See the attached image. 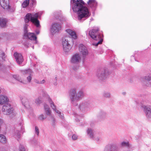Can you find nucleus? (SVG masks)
Segmentation results:
<instances>
[{"instance_id":"obj_1","label":"nucleus","mask_w":151,"mask_h":151,"mask_svg":"<svg viewBox=\"0 0 151 151\" xmlns=\"http://www.w3.org/2000/svg\"><path fill=\"white\" fill-rule=\"evenodd\" d=\"M84 5L82 0H70V6L74 12H77L76 19L80 22H83L91 15L88 9Z\"/></svg>"},{"instance_id":"obj_2","label":"nucleus","mask_w":151,"mask_h":151,"mask_svg":"<svg viewBox=\"0 0 151 151\" xmlns=\"http://www.w3.org/2000/svg\"><path fill=\"white\" fill-rule=\"evenodd\" d=\"M99 29L98 28L93 29L89 31V35L93 39L96 40H99L97 42L93 43L92 45L96 46L99 44H101L103 41V35L99 32Z\"/></svg>"},{"instance_id":"obj_3","label":"nucleus","mask_w":151,"mask_h":151,"mask_svg":"<svg viewBox=\"0 0 151 151\" xmlns=\"http://www.w3.org/2000/svg\"><path fill=\"white\" fill-rule=\"evenodd\" d=\"M39 16V13H36L33 15L31 14L28 13L26 16L24 21L26 23L30 21L37 27H40L39 21L38 20Z\"/></svg>"},{"instance_id":"obj_4","label":"nucleus","mask_w":151,"mask_h":151,"mask_svg":"<svg viewBox=\"0 0 151 151\" xmlns=\"http://www.w3.org/2000/svg\"><path fill=\"white\" fill-rule=\"evenodd\" d=\"M76 88L71 89L70 91L69 96L72 102L76 101L81 98L83 96V92L82 91H80L77 94Z\"/></svg>"},{"instance_id":"obj_5","label":"nucleus","mask_w":151,"mask_h":151,"mask_svg":"<svg viewBox=\"0 0 151 151\" xmlns=\"http://www.w3.org/2000/svg\"><path fill=\"white\" fill-rule=\"evenodd\" d=\"M148 103L146 100L142 101L141 103V106L143 109V111L146 117L148 118H151V105H146Z\"/></svg>"},{"instance_id":"obj_6","label":"nucleus","mask_w":151,"mask_h":151,"mask_svg":"<svg viewBox=\"0 0 151 151\" xmlns=\"http://www.w3.org/2000/svg\"><path fill=\"white\" fill-rule=\"evenodd\" d=\"M87 133L91 138H93L97 142H100L102 139L101 135H98L96 134H94L93 131L91 129H88L87 130Z\"/></svg>"},{"instance_id":"obj_7","label":"nucleus","mask_w":151,"mask_h":151,"mask_svg":"<svg viewBox=\"0 0 151 151\" xmlns=\"http://www.w3.org/2000/svg\"><path fill=\"white\" fill-rule=\"evenodd\" d=\"M0 4L4 9L9 12H13L15 10V8L11 7L9 5V0H0Z\"/></svg>"},{"instance_id":"obj_8","label":"nucleus","mask_w":151,"mask_h":151,"mask_svg":"<svg viewBox=\"0 0 151 151\" xmlns=\"http://www.w3.org/2000/svg\"><path fill=\"white\" fill-rule=\"evenodd\" d=\"M14 110V109L11 106L10 104L8 103L3 106L1 111L4 115H9L13 113Z\"/></svg>"},{"instance_id":"obj_9","label":"nucleus","mask_w":151,"mask_h":151,"mask_svg":"<svg viewBox=\"0 0 151 151\" xmlns=\"http://www.w3.org/2000/svg\"><path fill=\"white\" fill-rule=\"evenodd\" d=\"M61 27L60 24L57 23L52 24L50 28V32L52 35L58 33L61 30Z\"/></svg>"},{"instance_id":"obj_10","label":"nucleus","mask_w":151,"mask_h":151,"mask_svg":"<svg viewBox=\"0 0 151 151\" xmlns=\"http://www.w3.org/2000/svg\"><path fill=\"white\" fill-rule=\"evenodd\" d=\"M22 74L27 77V82L30 83L31 82L32 77L33 76V72L30 69H28L22 70Z\"/></svg>"},{"instance_id":"obj_11","label":"nucleus","mask_w":151,"mask_h":151,"mask_svg":"<svg viewBox=\"0 0 151 151\" xmlns=\"http://www.w3.org/2000/svg\"><path fill=\"white\" fill-rule=\"evenodd\" d=\"M108 75V71L105 69L99 71L97 75L98 78L101 80L105 79Z\"/></svg>"},{"instance_id":"obj_12","label":"nucleus","mask_w":151,"mask_h":151,"mask_svg":"<svg viewBox=\"0 0 151 151\" xmlns=\"http://www.w3.org/2000/svg\"><path fill=\"white\" fill-rule=\"evenodd\" d=\"M79 50L83 57L84 58L88 54V51L86 47L82 44L79 45Z\"/></svg>"},{"instance_id":"obj_13","label":"nucleus","mask_w":151,"mask_h":151,"mask_svg":"<svg viewBox=\"0 0 151 151\" xmlns=\"http://www.w3.org/2000/svg\"><path fill=\"white\" fill-rule=\"evenodd\" d=\"M63 46V50L66 52H68L70 50L71 47L68 40L66 38L62 40Z\"/></svg>"},{"instance_id":"obj_14","label":"nucleus","mask_w":151,"mask_h":151,"mask_svg":"<svg viewBox=\"0 0 151 151\" xmlns=\"http://www.w3.org/2000/svg\"><path fill=\"white\" fill-rule=\"evenodd\" d=\"M81 58L78 53H76L71 57L70 60L71 63L73 64H78L80 61Z\"/></svg>"},{"instance_id":"obj_15","label":"nucleus","mask_w":151,"mask_h":151,"mask_svg":"<svg viewBox=\"0 0 151 151\" xmlns=\"http://www.w3.org/2000/svg\"><path fill=\"white\" fill-rule=\"evenodd\" d=\"M9 99L8 97L4 94L0 95V105H5L9 103Z\"/></svg>"},{"instance_id":"obj_16","label":"nucleus","mask_w":151,"mask_h":151,"mask_svg":"<svg viewBox=\"0 0 151 151\" xmlns=\"http://www.w3.org/2000/svg\"><path fill=\"white\" fill-rule=\"evenodd\" d=\"M14 56L17 63L20 64L23 61V57L21 54H19L15 52L14 54Z\"/></svg>"},{"instance_id":"obj_17","label":"nucleus","mask_w":151,"mask_h":151,"mask_svg":"<svg viewBox=\"0 0 151 151\" xmlns=\"http://www.w3.org/2000/svg\"><path fill=\"white\" fill-rule=\"evenodd\" d=\"M90 105L89 103L87 102L82 103L79 105V108L81 111H85L90 107Z\"/></svg>"},{"instance_id":"obj_18","label":"nucleus","mask_w":151,"mask_h":151,"mask_svg":"<svg viewBox=\"0 0 151 151\" xmlns=\"http://www.w3.org/2000/svg\"><path fill=\"white\" fill-rule=\"evenodd\" d=\"M87 3L89 7L93 10L96 8L97 5V3L95 0H89Z\"/></svg>"},{"instance_id":"obj_19","label":"nucleus","mask_w":151,"mask_h":151,"mask_svg":"<svg viewBox=\"0 0 151 151\" xmlns=\"http://www.w3.org/2000/svg\"><path fill=\"white\" fill-rule=\"evenodd\" d=\"M50 106L52 108L53 110L55 111L59 114L60 117L61 119H63V114L61 113L60 111L57 109L56 106L55 105L54 102L52 101H51V104H50Z\"/></svg>"},{"instance_id":"obj_20","label":"nucleus","mask_w":151,"mask_h":151,"mask_svg":"<svg viewBox=\"0 0 151 151\" xmlns=\"http://www.w3.org/2000/svg\"><path fill=\"white\" fill-rule=\"evenodd\" d=\"M21 99L22 104L24 107L27 108L29 107V101L27 97H24Z\"/></svg>"},{"instance_id":"obj_21","label":"nucleus","mask_w":151,"mask_h":151,"mask_svg":"<svg viewBox=\"0 0 151 151\" xmlns=\"http://www.w3.org/2000/svg\"><path fill=\"white\" fill-rule=\"evenodd\" d=\"M66 31L70 35V37L73 39H76L77 38V36L75 32L73 30L68 29L66 30Z\"/></svg>"},{"instance_id":"obj_22","label":"nucleus","mask_w":151,"mask_h":151,"mask_svg":"<svg viewBox=\"0 0 151 151\" xmlns=\"http://www.w3.org/2000/svg\"><path fill=\"white\" fill-rule=\"evenodd\" d=\"M24 36L27 37L29 39L31 40H36L37 38V37L35 36V34L32 33H27L26 35H24Z\"/></svg>"},{"instance_id":"obj_23","label":"nucleus","mask_w":151,"mask_h":151,"mask_svg":"<svg viewBox=\"0 0 151 151\" xmlns=\"http://www.w3.org/2000/svg\"><path fill=\"white\" fill-rule=\"evenodd\" d=\"M42 94L43 98L44 99H47L49 101L50 104H51V101H52L47 93L45 91L42 90Z\"/></svg>"},{"instance_id":"obj_24","label":"nucleus","mask_w":151,"mask_h":151,"mask_svg":"<svg viewBox=\"0 0 151 151\" xmlns=\"http://www.w3.org/2000/svg\"><path fill=\"white\" fill-rule=\"evenodd\" d=\"M7 20L6 19L3 18H0V26L2 27H4L6 25Z\"/></svg>"},{"instance_id":"obj_25","label":"nucleus","mask_w":151,"mask_h":151,"mask_svg":"<svg viewBox=\"0 0 151 151\" xmlns=\"http://www.w3.org/2000/svg\"><path fill=\"white\" fill-rule=\"evenodd\" d=\"M105 115V113L104 111H101L99 113L97 116L99 121H101V120L104 117Z\"/></svg>"},{"instance_id":"obj_26","label":"nucleus","mask_w":151,"mask_h":151,"mask_svg":"<svg viewBox=\"0 0 151 151\" xmlns=\"http://www.w3.org/2000/svg\"><path fill=\"white\" fill-rule=\"evenodd\" d=\"M105 151H119L118 148L115 145H111V147L109 150H107L105 149Z\"/></svg>"},{"instance_id":"obj_27","label":"nucleus","mask_w":151,"mask_h":151,"mask_svg":"<svg viewBox=\"0 0 151 151\" xmlns=\"http://www.w3.org/2000/svg\"><path fill=\"white\" fill-rule=\"evenodd\" d=\"M14 137L17 139L21 137L19 131L18 130H16L13 135Z\"/></svg>"},{"instance_id":"obj_28","label":"nucleus","mask_w":151,"mask_h":151,"mask_svg":"<svg viewBox=\"0 0 151 151\" xmlns=\"http://www.w3.org/2000/svg\"><path fill=\"white\" fill-rule=\"evenodd\" d=\"M6 142V137L4 135L0 134V142L2 143H5Z\"/></svg>"},{"instance_id":"obj_29","label":"nucleus","mask_w":151,"mask_h":151,"mask_svg":"<svg viewBox=\"0 0 151 151\" xmlns=\"http://www.w3.org/2000/svg\"><path fill=\"white\" fill-rule=\"evenodd\" d=\"M29 0H25L22 4V6L23 8H25L27 7L29 4Z\"/></svg>"},{"instance_id":"obj_30","label":"nucleus","mask_w":151,"mask_h":151,"mask_svg":"<svg viewBox=\"0 0 151 151\" xmlns=\"http://www.w3.org/2000/svg\"><path fill=\"white\" fill-rule=\"evenodd\" d=\"M121 145L123 147H130V145L128 142H123L121 143Z\"/></svg>"},{"instance_id":"obj_31","label":"nucleus","mask_w":151,"mask_h":151,"mask_svg":"<svg viewBox=\"0 0 151 151\" xmlns=\"http://www.w3.org/2000/svg\"><path fill=\"white\" fill-rule=\"evenodd\" d=\"M35 103L37 105H39L42 103L41 99L40 97L37 98L35 100Z\"/></svg>"},{"instance_id":"obj_32","label":"nucleus","mask_w":151,"mask_h":151,"mask_svg":"<svg viewBox=\"0 0 151 151\" xmlns=\"http://www.w3.org/2000/svg\"><path fill=\"white\" fill-rule=\"evenodd\" d=\"M104 97L107 98H109L110 97V94L108 92H105L103 93Z\"/></svg>"},{"instance_id":"obj_33","label":"nucleus","mask_w":151,"mask_h":151,"mask_svg":"<svg viewBox=\"0 0 151 151\" xmlns=\"http://www.w3.org/2000/svg\"><path fill=\"white\" fill-rule=\"evenodd\" d=\"M35 82L36 83L42 84L45 83V81L44 79L42 81H39L36 79L35 80Z\"/></svg>"},{"instance_id":"obj_34","label":"nucleus","mask_w":151,"mask_h":151,"mask_svg":"<svg viewBox=\"0 0 151 151\" xmlns=\"http://www.w3.org/2000/svg\"><path fill=\"white\" fill-rule=\"evenodd\" d=\"M51 124L53 126H54L55 125V120L54 117L52 116H51Z\"/></svg>"},{"instance_id":"obj_35","label":"nucleus","mask_w":151,"mask_h":151,"mask_svg":"<svg viewBox=\"0 0 151 151\" xmlns=\"http://www.w3.org/2000/svg\"><path fill=\"white\" fill-rule=\"evenodd\" d=\"M28 25L27 24H25L24 26V35H26L27 33V28Z\"/></svg>"},{"instance_id":"obj_36","label":"nucleus","mask_w":151,"mask_h":151,"mask_svg":"<svg viewBox=\"0 0 151 151\" xmlns=\"http://www.w3.org/2000/svg\"><path fill=\"white\" fill-rule=\"evenodd\" d=\"M74 115L75 117H76V119H75L76 121H79V119H80L81 117L80 116L78 115L77 114H76V113H74Z\"/></svg>"},{"instance_id":"obj_37","label":"nucleus","mask_w":151,"mask_h":151,"mask_svg":"<svg viewBox=\"0 0 151 151\" xmlns=\"http://www.w3.org/2000/svg\"><path fill=\"white\" fill-rule=\"evenodd\" d=\"M36 3V1L35 0H31L30 1V4L32 6L35 5Z\"/></svg>"},{"instance_id":"obj_38","label":"nucleus","mask_w":151,"mask_h":151,"mask_svg":"<svg viewBox=\"0 0 151 151\" xmlns=\"http://www.w3.org/2000/svg\"><path fill=\"white\" fill-rule=\"evenodd\" d=\"M35 133L37 134V135H38L39 134V131L38 127L37 126L35 127Z\"/></svg>"},{"instance_id":"obj_39","label":"nucleus","mask_w":151,"mask_h":151,"mask_svg":"<svg viewBox=\"0 0 151 151\" xmlns=\"http://www.w3.org/2000/svg\"><path fill=\"white\" fill-rule=\"evenodd\" d=\"M144 78L146 80L150 81L151 79V77L150 76H145Z\"/></svg>"},{"instance_id":"obj_40","label":"nucleus","mask_w":151,"mask_h":151,"mask_svg":"<svg viewBox=\"0 0 151 151\" xmlns=\"http://www.w3.org/2000/svg\"><path fill=\"white\" fill-rule=\"evenodd\" d=\"M45 112L46 114L48 115H50L51 114V111L50 109L47 110H45Z\"/></svg>"},{"instance_id":"obj_41","label":"nucleus","mask_w":151,"mask_h":151,"mask_svg":"<svg viewBox=\"0 0 151 151\" xmlns=\"http://www.w3.org/2000/svg\"><path fill=\"white\" fill-rule=\"evenodd\" d=\"M45 117H44L43 114L40 115L39 117V119L40 120H43L45 118Z\"/></svg>"},{"instance_id":"obj_42","label":"nucleus","mask_w":151,"mask_h":151,"mask_svg":"<svg viewBox=\"0 0 151 151\" xmlns=\"http://www.w3.org/2000/svg\"><path fill=\"white\" fill-rule=\"evenodd\" d=\"M78 137V136L76 134H74L72 136V139L73 140H75L77 139Z\"/></svg>"},{"instance_id":"obj_43","label":"nucleus","mask_w":151,"mask_h":151,"mask_svg":"<svg viewBox=\"0 0 151 151\" xmlns=\"http://www.w3.org/2000/svg\"><path fill=\"white\" fill-rule=\"evenodd\" d=\"M5 53L3 52H1V56L2 57V60H4V58H5Z\"/></svg>"},{"instance_id":"obj_44","label":"nucleus","mask_w":151,"mask_h":151,"mask_svg":"<svg viewBox=\"0 0 151 151\" xmlns=\"http://www.w3.org/2000/svg\"><path fill=\"white\" fill-rule=\"evenodd\" d=\"M19 151H25V150L23 146H20L19 147Z\"/></svg>"},{"instance_id":"obj_45","label":"nucleus","mask_w":151,"mask_h":151,"mask_svg":"<svg viewBox=\"0 0 151 151\" xmlns=\"http://www.w3.org/2000/svg\"><path fill=\"white\" fill-rule=\"evenodd\" d=\"M44 106L45 110H47L49 109H50L49 106L47 105L46 104H45Z\"/></svg>"},{"instance_id":"obj_46","label":"nucleus","mask_w":151,"mask_h":151,"mask_svg":"<svg viewBox=\"0 0 151 151\" xmlns=\"http://www.w3.org/2000/svg\"><path fill=\"white\" fill-rule=\"evenodd\" d=\"M79 67L78 66H76V67L73 66V68L74 70H76Z\"/></svg>"},{"instance_id":"obj_47","label":"nucleus","mask_w":151,"mask_h":151,"mask_svg":"<svg viewBox=\"0 0 151 151\" xmlns=\"http://www.w3.org/2000/svg\"><path fill=\"white\" fill-rule=\"evenodd\" d=\"M15 76L16 77V78H15L16 80H17L18 81H20V82L21 81H20L21 79L20 78L19 76Z\"/></svg>"},{"instance_id":"obj_48","label":"nucleus","mask_w":151,"mask_h":151,"mask_svg":"<svg viewBox=\"0 0 151 151\" xmlns=\"http://www.w3.org/2000/svg\"><path fill=\"white\" fill-rule=\"evenodd\" d=\"M35 32L37 35H38L40 33V31L39 30H36Z\"/></svg>"},{"instance_id":"obj_49","label":"nucleus","mask_w":151,"mask_h":151,"mask_svg":"<svg viewBox=\"0 0 151 151\" xmlns=\"http://www.w3.org/2000/svg\"><path fill=\"white\" fill-rule=\"evenodd\" d=\"M131 57L133 59H135L134 57L133 56H132Z\"/></svg>"},{"instance_id":"obj_50","label":"nucleus","mask_w":151,"mask_h":151,"mask_svg":"<svg viewBox=\"0 0 151 151\" xmlns=\"http://www.w3.org/2000/svg\"><path fill=\"white\" fill-rule=\"evenodd\" d=\"M1 89H0V93H1Z\"/></svg>"}]
</instances>
